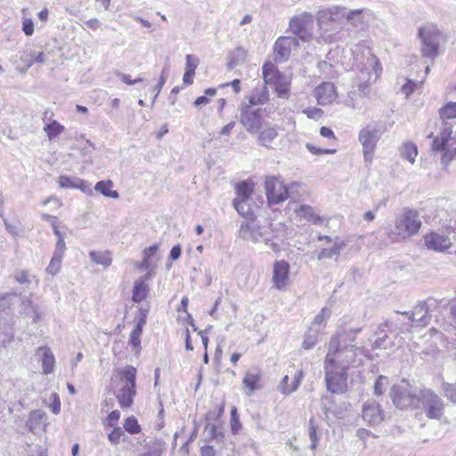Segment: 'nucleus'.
<instances>
[{
	"label": "nucleus",
	"instance_id": "obj_1",
	"mask_svg": "<svg viewBox=\"0 0 456 456\" xmlns=\"http://www.w3.org/2000/svg\"><path fill=\"white\" fill-rule=\"evenodd\" d=\"M355 347L342 346L341 335L332 336L323 362L325 383L332 394H344L348 389V370L354 362Z\"/></svg>",
	"mask_w": 456,
	"mask_h": 456
},
{
	"label": "nucleus",
	"instance_id": "obj_2",
	"mask_svg": "<svg viewBox=\"0 0 456 456\" xmlns=\"http://www.w3.org/2000/svg\"><path fill=\"white\" fill-rule=\"evenodd\" d=\"M422 227L419 211L405 208L394 220V224L387 231V238L391 243L405 241L417 235Z\"/></svg>",
	"mask_w": 456,
	"mask_h": 456
},
{
	"label": "nucleus",
	"instance_id": "obj_3",
	"mask_svg": "<svg viewBox=\"0 0 456 456\" xmlns=\"http://www.w3.org/2000/svg\"><path fill=\"white\" fill-rule=\"evenodd\" d=\"M136 375L137 370L133 366H126L118 371L116 397L122 409L130 408L134 403L136 395Z\"/></svg>",
	"mask_w": 456,
	"mask_h": 456
},
{
	"label": "nucleus",
	"instance_id": "obj_4",
	"mask_svg": "<svg viewBox=\"0 0 456 456\" xmlns=\"http://www.w3.org/2000/svg\"><path fill=\"white\" fill-rule=\"evenodd\" d=\"M262 76L265 84L271 86L279 98H289L291 79L281 72L273 62L266 61L264 63Z\"/></svg>",
	"mask_w": 456,
	"mask_h": 456
},
{
	"label": "nucleus",
	"instance_id": "obj_5",
	"mask_svg": "<svg viewBox=\"0 0 456 456\" xmlns=\"http://www.w3.org/2000/svg\"><path fill=\"white\" fill-rule=\"evenodd\" d=\"M390 397L400 410L419 408V393L414 392L412 384L407 379H402L391 387Z\"/></svg>",
	"mask_w": 456,
	"mask_h": 456
},
{
	"label": "nucleus",
	"instance_id": "obj_6",
	"mask_svg": "<svg viewBox=\"0 0 456 456\" xmlns=\"http://www.w3.org/2000/svg\"><path fill=\"white\" fill-rule=\"evenodd\" d=\"M432 150L443 152L441 159L445 165L456 158V137L452 136L451 125L444 123L439 134L432 142Z\"/></svg>",
	"mask_w": 456,
	"mask_h": 456
},
{
	"label": "nucleus",
	"instance_id": "obj_7",
	"mask_svg": "<svg viewBox=\"0 0 456 456\" xmlns=\"http://www.w3.org/2000/svg\"><path fill=\"white\" fill-rule=\"evenodd\" d=\"M419 37L422 57L434 61L439 55L441 32L436 26L427 25L419 28Z\"/></svg>",
	"mask_w": 456,
	"mask_h": 456
},
{
	"label": "nucleus",
	"instance_id": "obj_8",
	"mask_svg": "<svg viewBox=\"0 0 456 456\" xmlns=\"http://www.w3.org/2000/svg\"><path fill=\"white\" fill-rule=\"evenodd\" d=\"M419 408L431 419H440L444 414L443 400L430 388L424 387L419 391Z\"/></svg>",
	"mask_w": 456,
	"mask_h": 456
},
{
	"label": "nucleus",
	"instance_id": "obj_9",
	"mask_svg": "<svg viewBox=\"0 0 456 456\" xmlns=\"http://www.w3.org/2000/svg\"><path fill=\"white\" fill-rule=\"evenodd\" d=\"M265 191L269 206L281 204L289 198V185L284 183L281 176H266Z\"/></svg>",
	"mask_w": 456,
	"mask_h": 456
},
{
	"label": "nucleus",
	"instance_id": "obj_10",
	"mask_svg": "<svg viewBox=\"0 0 456 456\" xmlns=\"http://www.w3.org/2000/svg\"><path fill=\"white\" fill-rule=\"evenodd\" d=\"M314 17L312 14L304 12L294 16L289 22L290 31L304 42L313 39Z\"/></svg>",
	"mask_w": 456,
	"mask_h": 456
},
{
	"label": "nucleus",
	"instance_id": "obj_11",
	"mask_svg": "<svg viewBox=\"0 0 456 456\" xmlns=\"http://www.w3.org/2000/svg\"><path fill=\"white\" fill-rule=\"evenodd\" d=\"M423 243L427 249L437 253H445L453 245L449 235L434 230L423 235Z\"/></svg>",
	"mask_w": 456,
	"mask_h": 456
},
{
	"label": "nucleus",
	"instance_id": "obj_12",
	"mask_svg": "<svg viewBox=\"0 0 456 456\" xmlns=\"http://www.w3.org/2000/svg\"><path fill=\"white\" fill-rule=\"evenodd\" d=\"M358 140L362 146L364 160L371 162L379 140L378 131L369 126L363 127L359 132Z\"/></svg>",
	"mask_w": 456,
	"mask_h": 456
},
{
	"label": "nucleus",
	"instance_id": "obj_13",
	"mask_svg": "<svg viewBox=\"0 0 456 456\" xmlns=\"http://www.w3.org/2000/svg\"><path fill=\"white\" fill-rule=\"evenodd\" d=\"M303 378V370L297 369L294 363L290 364L287 369V373L279 383L280 392L286 395L292 394L299 387Z\"/></svg>",
	"mask_w": 456,
	"mask_h": 456
},
{
	"label": "nucleus",
	"instance_id": "obj_14",
	"mask_svg": "<svg viewBox=\"0 0 456 456\" xmlns=\"http://www.w3.org/2000/svg\"><path fill=\"white\" fill-rule=\"evenodd\" d=\"M298 46V41L292 37H280L273 46L274 61L276 62L287 61L292 50Z\"/></svg>",
	"mask_w": 456,
	"mask_h": 456
},
{
	"label": "nucleus",
	"instance_id": "obj_15",
	"mask_svg": "<svg viewBox=\"0 0 456 456\" xmlns=\"http://www.w3.org/2000/svg\"><path fill=\"white\" fill-rule=\"evenodd\" d=\"M290 265L286 260H278L273 263L272 281L278 290L287 289L289 284Z\"/></svg>",
	"mask_w": 456,
	"mask_h": 456
},
{
	"label": "nucleus",
	"instance_id": "obj_16",
	"mask_svg": "<svg viewBox=\"0 0 456 456\" xmlns=\"http://www.w3.org/2000/svg\"><path fill=\"white\" fill-rule=\"evenodd\" d=\"M242 388L248 396L253 395L263 387L262 371L257 368L248 370L242 378Z\"/></svg>",
	"mask_w": 456,
	"mask_h": 456
},
{
	"label": "nucleus",
	"instance_id": "obj_17",
	"mask_svg": "<svg viewBox=\"0 0 456 456\" xmlns=\"http://www.w3.org/2000/svg\"><path fill=\"white\" fill-rule=\"evenodd\" d=\"M262 110H252L250 106H246L240 113V123L249 133L258 132L262 127Z\"/></svg>",
	"mask_w": 456,
	"mask_h": 456
},
{
	"label": "nucleus",
	"instance_id": "obj_18",
	"mask_svg": "<svg viewBox=\"0 0 456 456\" xmlns=\"http://www.w3.org/2000/svg\"><path fill=\"white\" fill-rule=\"evenodd\" d=\"M314 95L319 105L331 104L338 99V92L331 82H322L315 87Z\"/></svg>",
	"mask_w": 456,
	"mask_h": 456
},
{
	"label": "nucleus",
	"instance_id": "obj_19",
	"mask_svg": "<svg viewBox=\"0 0 456 456\" xmlns=\"http://www.w3.org/2000/svg\"><path fill=\"white\" fill-rule=\"evenodd\" d=\"M101 419L106 427L114 425V391L109 387L101 404Z\"/></svg>",
	"mask_w": 456,
	"mask_h": 456
},
{
	"label": "nucleus",
	"instance_id": "obj_20",
	"mask_svg": "<svg viewBox=\"0 0 456 456\" xmlns=\"http://www.w3.org/2000/svg\"><path fill=\"white\" fill-rule=\"evenodd\" d=\"M411 322V326L415 328L426 327L431 319L428 307L425 304H418L410 313H403Z\"/></svg>",
	"mask_w": 456,
	"mask_h": 456
},
{
	"label": "nucleus",
	"instance_id": "obj_21",
	"mask_svg": "<svg viewBox=\"0 0 456 456\" xmlns=\"http://www.w3.org/2000/svg\"><path fill=\"white\" fill-rule=\"evenodd\" d=\"M362 416L363 420L370 426L378 425L384 419L383 411L376 402L365 403L362 407Z\"/></svg>",
	"mask_w": 456,
	"mask_h": 456
},
{
	"label": "nucleus",
	"instance_id": "obj_22",
	"mask_svg": "<svg viewBox=\"0 0 456 456\" xmlns=\"http://www.w3.org/2000/svg\"><path fill=\"white\" fill-rule=\"evenodd\" d=\"M255 189L256 183L252 179H247L236 183L234 185L235 198L233 200H237V204L240 205V202L244 201V200L252 198Z\"/></svg>",
	"mask_w": 456,
	"mask_h": 456
},
{
	"label": "nucleus",
	"instance_id": "obj_23",
	"mask_svg": "<svg viewBox=\"0 0 456 456\" xmlns=\"http://www.w3.org/2000/svg\"><path fill=\"white\" fill-rule=\"evenodd\" d=\"M36 356L42 363L43 373L47 375L53 372L55 358L48 346H39L36 350Z\"/></svg>",
	"mask_w": 456,
	"mask_h": 456
},
{
	"label": "nucleus",
	"instance_id": "obj_24",
	"mask_svg": "<svg viewBox=\"0 0 456 456\" xmlns=\"http://www.w3.org/2000/svg\"><path fill=\"white\" fill-rule=\"evenodd\" d=\"M47 416L43 410H35L29 413L27 427L30 432L36 434L46 428Z\"/></svg>",
	"mask_w": 456,
	"mask_h": 456
},
{
	"label": "nucleus",
	"instance_id": "obj_25",
	"mask_svg": "<svg viewBox=\"0 0 456 456\" xmlns=\"http://www.w3.org/2000/svg\"><path fill=\"white\" fill-rule=\"evenodd\" d=\"M232 206L241 216L251 221L256 219V211L259 208L252 198L244 200L240 205L237 204V200H232Z\"/></svg>",
	"mask_w": 456,
	"mask_h": 456
},
{
	"label": "nucleus",
	"instance_id": "obj_26",
	"mask_svg": "<svg viewBox=\"0 0 456 456\" xmlns=\"http://www.w3.org/2000/svg\"><path fill=\"white\" fill-rule=\"evenodd\" d=\"M200 63V60L193 54H187L185 57L184 74L183 76V83L184 86H191L194 82L196 69Z\"/></svg>",
	"mask_w": 456,
	"mask_h": 456
},
{
	"label": "nucleus",
	"instance_id": "obj_27",
	"mask_svg": "<svg viewBox=\"0 0 456 456\" xmlns=\"http://www.w3.org/2000/svg\"><path fill=\"white\" fill-rule=\"evenodd\" d=\"M147 321V312H142L140 319L138 320L135 327L130 334L129 342L136 349L140 348L141 346V336L142 333L143 327Z\"/></svg>",
	"mask_w": 456,
	"mask_h": 456
},
{
	"label": "nucleus",
	"instance_id": "obj_28",
	"mask_svg": "<svg viewBox=\"0 0 456 456\" xmlns=\"http://www.w3.org/2000/svg\"><path fill=\"white\" fill-rule=\"evenodd\" d=\"M14 338L12 325L4 319H0V347H6Z\"/></svg>",
	"mask_w": 456,
	"mask_h": 456
},
{
	"label": "nucleus",
	"instance_id": "obj_29",
	"mask_svg": "<svg viewBox=\"0 0 456 456\" xmlns=\"http://www.w3.org/2000/svg\"><path fill=\"white\" fill-rule=\"evenodd\" d=\"M296 213L301 218L314 224H320L322 223L321 216L315 212L314 208L308 205H301L296 210Z\"/></svg>",
	"mask_w": 456,
	"mask_h": 456
},
{
	"label": "nucleus",
	"instance_id": "obj_30",
	"mask_svg": "<svg viewBox=\"0 0 456 456\" xmlns=\"http://www.w3.org/2000/svg\"><path fill=\"white\" fill-rule=\"evenodd\" d=\"M341 15V10L338 7L334 9L322 10L318 12V23L322 27L329 22H337Z\"/></svg>",
	"mask_w": 456,
	"mask_h": 456
},
{
	"label": "nucleus",
	"instance_id": "obj_31",
	"mask_svg": "<svg viewBox=\"0 0 456 456\" xmlns=\"http://www.w3.org/2000/svg\"><path fill=\"white\" fill-rule=\"evenodd\" d=\"M21 60L27 63V67H31L34 63L45 64L47 61V55L44 52L29 50L25 52Z\"/></svg>",
	"mask_w": 456,
	"mask_h": 456
},
{
	"label": "nucleus",
	"instance_id": "obj_32",
	"mask_svg": "<svg viewBox=\"0 0 456 456\" xmlns=\"http://www.w3.org/2000/svg\"><path fill=\"white\" fill-rule=\"evenodd\" d=\"M278 136L275 126H269L261 130L258 134V141L261 145L270 147L274 139Z\"/></svg>",
	"mask_w": 456,
	"mask_h": 456
},
{
	"label": "nucleus",
	"instance_id": "obj_33",
	"mask_svg": "<svg viewBox=\"0 0 456 456\" xmlns=\"http://www.w3.org/2000/svg\"><path fill=\"white\" fill-rule=\"evenodd\" d=\"M269 101V92L266 87L256 88L248 98L249 104L262 105Z\"/></svg>",
	"mask_w": 456,
	"mask_h": 456
},
{
	"label": "nucleus",
	"instance_id": "obj_34",
	"mask_svg": "<svg viewBox=\"0 0 456 456\" xmlns=\"http://www.w3.org/2000/svg\"><path fill=\"white\" fill-rule=\"evenodd\" d=\"M19 297L16 293L0 294V314L11 310L19 303Z\"/></svg>",
	"mask_w": 456,
	"mask_h": 456
},
{
	"label": "nucleus",
	"instance_id": "obj_35",
	"mask_svg": "<svg viewBox=\"0 0 456 456\" xmlns=\"http://www.w3.org/2000/svg\"><path fill=\"white\" fill-rule=\"evenodd\" d=\"M430 71L429 66L426 67L425 77L419 82H415L411 79H407L406 82L402 86L401 91L406 96L409 97L417 89L420 88L425 81L426 77L428 75Z\"/></svg>",
	"mask_w": 456,
	"mask_h": 456
},
{
	"label": "nucleus",
	"instance_id": "obj_36",
	"mask_svg": "<svg viewBox=\"0 0 456 456\" xmlns=\"http://www.w3.org/2000/svg\"><path fill=\"white\" fill-rule=\"evenodd\" d=\"M148 285L143 280L136 281L133 289V301L140 303L144 300L148 295Z\"/></svg>",
	"mask_w": 456,
	"mask_h": 456
},
{
	"label": "nucleus",
	"instance_id": "obj_37",
	"mask_svg": "<svg viewBox=\"0 0 456 456\" xmlns=\"http://www.w3.org/2000/svg\"><path fill=\"white\" fill-rule=\"evenodd\" d=\"M89 256L93 262L104 267L110 266L112 263V256L110 251H91Z\"/></svg>",
	"mask_w": 456,
	"mask_h": 456
},
{
	"label": "nucleus",
	"instance_id": "obj_38",
	"mask_svg": "<svg viewBox=\"0 0 456 456\" xmlns=\"http://www.w3.org/2000/svg\"><path fill=\"white\" fill-rule=\"evenodd\" d=\"M440 118L446 123L447 120L456 118V102H450L439 110Z\"/></svg>",
	"mask_w": 456,
	"mask_h": 456
},
{
	"label": "nucleus",
	"instance_id": "obj_39",
	"mask_svg": "<svg viewBox=\"0 0 456 456\" xmlns=\"http://www.w3.org/2000/svg\"><path fill=\"white\" fill-rule=\"evenodd\" d=\"M402 154L405 159L413 164L418 156L417 145L411 142L403 143Z\"/></svg>",
	"mask_w": 456,
	"mask_h": 456
},
{
	"label": "nucleus",
	"instance_id": "obj_40",
	"mask_svg": "<svg viewBox=\"0 0 456 456\" xmlns=\"http://www.w3.org/2000/svg\"><path fill=\"white\" fill-rule=\"evenodd\" d=\"M112 188L113 183L110 180L100 181L94 186V190L97 192L106 197L114 198V191L112 190Z\"/></svg>",
	"mask_w": 456,
	"mask_h": 456
},
{
	"label": "nucleus",
	"instance_id": "obj_41",
	"mask_svg": "<svg viewBox=\"0 0 456 456\" xmlns=\"http://www.w3.org/2000/svg\"><path fill=\"white\" fill-rule=\"evenodd\" d=\"M123 428L130 435H138L142 431L141 425L134 416L127 417L124 421Z\"/></svg>",
	"mask_w": 456,
	"mask_h": 456
},
{
	"label": "nucleus",
	"instance_id": "obj_42",
	"mask_svg": "<svg viewBox=\"0 0 456 456\" xmlns=\"http://www.w3.org/2000/svg\"><path fill=\"white\" fill-rule=\"evenodd\" d=\"M390 386L389 379L386 376L380 375L377 378L374 383V394L377 396L383 395Z\"/></svg>",
	"mask_w": 456,
	"mask_h": 456
},
{
	"label": "nucleus",
	"instance_id": "obj_43",
	"mask_svg": "<svg viewBox=\"0 0 456 456\" xmlns=\"http://www.w3.org/2000/svg\"><path fill=\"white\" fill-rule=\"evenodd\" d=\"M44 129L47 133L49 139L52 140L58 136L64 130V126L58 123L56 120H53L50 124L45 125Z\"/></svg>",
	"mask_w": 456,
	"mask_h": 456
},
{
	"label": "nucleus",
	"instance_id": "obj_44",
	"mask_svg": "<svg viewBox=\"0 0 456 456\" xmlns=\"http://www.w3.org/2000/svg\"><path fill=\"white\" fill-rule=\"evenodd\" d=\"M308 435L311 439V449L315 450L318 446L317 426L314 419H310L308 424Z\"/></svg>",
	"mask_w": 456,
	"mask_h": 456
},
{
	"label": "nucleus",
	"instance_id": "obj_45",
	"mask_svg": "<svg viewBox=\"0 0 456 456\" xmlns=\"http://www.w3.org/2000/svg\"><path fill=\"white\" fill-rule=\"evenodd\" d=\"M231 430L232 433L236 435L238 434L242 428V425L240 421L239 414L237 412V409L233 407L231 411Z\"/></svg>",
	"mask_w": 456,
	"mask_h": 456
},
{
	"label": "nucleus",
	"instance_id": "obj_46",
	"mask_svg": "<svg viewBox=\"0 0 456 456\" xmlns=\"http://www.w3.org/2000/svg\"><path fill=\"white\" fill-rule=\"evenodd\" d=\"M368 62L371 66L375 74V79L379 78L381 76L383 70L379 58L375 54L370 53V57L368 58Z\"/></svg>",
	"mask_w": 456,
	"mask_h": 456
},
{
	"label": "nucleus",
	"instance_id": "obj_47",
	"mask_svg": "<svg viewBox=\"0 0 456 456\" xmlns=\"http://www.w3.org/2000/svg\"><path fill=\"white\" fill-rule=\"evenodd\" d=\"M78 180L77 177H69L66 175H61L59 177V185L61 188H70V189H76L77 184V181Z\"/></svg>",
	"mask_w": 456,
	"mask_h": 456
},
{
	"label": "nucleus",
	"instance_id": "obj_48",
	"mask_svg": "<svg viewBox=\"0 0 456 456\" xmlns=\"http://www.w3.org/2000/svg\"><path fill=\"white\" fill-rule=\"evenodd\" d=\"M61 265V258L53 256L50 264L46 267V273L51 275H55L60 271Z\"/></svg>",
	"mask_w": 456,
	"mask_h": 456
},
{
	"label": "nucleus",
	"instance_id": "obj_49",
	"mask_svg": "<svg viewBox=\"0 0 456 456\" xmlns=\"http://www.w3.org/2000/svg\"><path fill=\"white\" fill-rule=\"evenodd\" d=\"M34 278L28 271H18L14 274L15 281L21 284H29Z\"/></svg>",
	"mask_w": 456,
	"mask_h": 456
},
{
	"label": "nucleus",
	"instance_id": "obj_50",
	"mask_svg": "<svg viewBox=\"0 0 456 456\" xmlns=\"http://www.w3.org/2000/svg\"><path fill=\"white\" fill-rule=\"evenodd\" d=\"M205 94L206 95L196 98V100L194 101L195 106L208 104L209 102V99L208 98V96H215L216 94V90L215 88H208L205 90Z\"/></svg>",
	"mask_w": 456,
	"mask_h": 456
},
{
	"label": "nucleus",
	"instance_id": "obj_51",
	"mask_svg": "<svg viewBox=\"0 0 456 456\" xmlns=\"http://www.w3.org/2000/svg\"><path fill=\"white\" fill-rule=\"evenodd\" d=\"M306 149L314 155L334 154L337 151L335 149H322L312 143H307Z\"/></svg>",
	"mask_w": 456,
	"mask_h": 456
},
{
	"label": "nucleus",
	"instance_id": "obj_52",
	"mask_svg": "<svg viewBox=\"0 0 456 456\" xmlns=\"http://www.w3.org/2000/svg\"><path fill=\"white\" fill-rule=\"evenodd\" d=\"M76 183L77 184L76 189H79L84 193H86L89 195L93 194L92 184L90 183H88L87 181L82 180L80 178H78V180Z\"/></svg>",
	"mask_w": 456,
	"mask_h": 456
},
{
	"label": "nucleus",
	"instance_id": "obj_53",
	"mask_svg": "<svg viewBox=\"0 0 456 456\" xmlns=\"http://www.w3.org/2000/svg\"><path fill=\"white\" fill-rule=\"evenodd\" d=\"M303 113L309 118L317 119L322 116L323 111L319 108H308L304 110Z\"/></svg>",
	"mask_w": 456,
	"mask_h": 456
},
{
	"label": "nucleus",
	"instance_id": "obj_54",
	"mask_svg": "<svg viewBox=\"0 0 456 456\" xmlns=\"http://www.w3.org/2000/svg\"><path fill=\"white\" fill-rule=\"evenodd\" d=\"M317 343V338L312 335H305L302 343V346L305 350L313 348Z\"/></svg>",
	"mask_w": 456,
	"mask_h": 456
},
{
	"label": "nucleus",
	"instance_id": "obj_55",
	"mask_svg": "<svg viewBox=\"0 0 456 456\" xmlns=\"http://www.w3.org/2000/svg\"><path fill=\"white\" fill-rule=\"evenodd\" d=\"M65 250H66V246H65V242H64V238H60L57 240L53 256L62 258Z\"/></svg>",
	"mask_w": 456,
	"mask_h": 456
},
{
	"label": "nucleus",
	"instance_id": "obj_56",
	"mask_svg": "<svg viewBox=\"0 0 456 456\" xmlns=\"http://www.w3.org/2000/svg\"><path fill=\"white\" fill-rule=\"evenodd\" d=\"M22 30L26 36H31L34 33V22L31 19H25L23 20Z\"/></svg>",
	"mask_w": 456,
	"mask_h": 456
},
{
	"label": "nucleus",
	"instance_id": "obj_57",
	"mask_svg": "<svg viewBox=\"0 0 456 456\" xmlns=\"http://www.w3.org/2000/svg\"><path fill=\"white\" fill-rule=\"evenodd\" d=\"M52 397L53 398V401L51 403V404L49 405L52 412L55 415L59 414L60 413V411H61V401L57 395V394H53L52 395Z\"/></svg>",
	"mask_w": 456,
	"mask_h": 456
},
{
	"label": "nucleus",
	"instance_id": "obj_58",
	"mask_svg": "<svg viewBox=\"0 0 456 456\" xmlns=\"http://www.w3.org/2000/svg\"><path fill=\"white\" fill-rule=\"evenodd\" d=\"M320 134L322 136V137H325V138H328V139H330V140H334V141H337V137L334 134V132L330 128V127H327V126H322L320 128Z\"/></svg>",
	"mask_w": 456,
	"mask_h": 456
},
{
	"label": "nucleus",
	"instance_id": "obj_59",
	"mask_svg": "<svg viewBox=\"0 0 456 456\" xmlns=\"http://www.w3.org/2000/svg\"><path fill=\"white\" fill-rule=\"evenodd\" d=\"M159 246L152 245L143 250V256L145 260L151 259L158 251Z\"/></svg>",
	"mask_w": 456,
	"mask_h": 456
},
{
	"label": "nucleus",
	"instance_id": "obj_60",
	"mask_svg": "<svg viewBox=\"0 0 456 456\" xmlns=\"http://www.w3.org/2000/svg\"><path fill=\"white\" fill-rule=\"evenodd\" d=\"M357 436L362 440V441H366L369 437L372 436V437H376L375 435H373L370 430L368 429H365V428H360L358 429L357 431Z\"/></svg>",
	"mask_w": 456,
	"mask_h": 456
},
{
	"label": "nucleus",
	"instance_id": "obj_61",
	"mask_svg": "<svg viewBox=\"0 0 456 456\" xmlns=\"http://www.w3.org/2000/svg\"><path fill=\"white\" fill-rule=\"evenodd\" d=\"M228 86H231L232 90L234 91V93L236 94H239L241 90L240 88V80L236 78V79H233L232 82L230 83H226V84H224L221 86V87H226Z\"/></svg>",
	"mask_w": 456,
	"mask_h": 456
},
{
	"label": "nucleus",
	"instance_id": "obj_62",
	"mask_svg": "<svg viewBox=\"0 0 456 456\" xmlns=\"http://www.w3.org/2000/svg\"><path fill=\"white\" fill-rule=\"evenodd\" d=\"M188 305H189V298L187 297H183L181 300V304L177 308L178 312H184L189 318H191V316L188 313Z\"/></svg>",
	"mask_w": 456,
	"mask_h": 456
},
{
	"label": "nucleus",
	"instance_id": "obj_63",
	"mask_svg": "<svg viewBox=\"0 0 456 456\" xmlns=\"http://www.w3.org/2000/svg\"><path fill=\"white\" fill-rule=\"evenodd\" d=\"M200 456H216V451L211 445H204L200 448Z\"/></svg>",
	"mask_w": 456,
	"mask_h": 456
},
{
	"label": "nucleus",
	"instance_id": "obj_64",
	"mask_svg": "<svg viewBox=\"0 0 456 456\" xmlns=\"http://www.w3.org/2000/svg\"><path fill=\"white\" fill-rule=\"evenodd\" d=\"M181 253H182L181 247L179 245H175L171 248L169 257L172 260H176L180 257Z\"/></svg>",
	"mask_w": 456,
	"mask_h": 456
}]
</instances>
